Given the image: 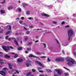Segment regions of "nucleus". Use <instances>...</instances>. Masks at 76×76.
I'll return each instance as SVG.
<instances>
[{"label":"nucleus","instance_id":"nucleus-21","mask_svg":"<svg viewBox=\"0 0 76 76\" xmlns=\"http://www.w3.org/2000/svg\"><path fill=\"white\" fill-rule=\"evenodd\" d=\"M64 75L65 76H69V74L68 73H64Z\"/></svg>","mask_w":76,"mask_h":76},{"label":"nucleus","instance_id":"nucleus-20","mask_svg":"<svg viewBox=\"0 0 76 76\" xmlns=\"http://www.w3.org/2000/svg\"><path fill=\"white\" fill-rule=\"evenodd\" d=\"M29 56L30 57H34L35 56H34L32 54H31L29 55Z\"/></svg>","mask_w":76,"mask_h":76},{"label":"nucleus","instance_id":"nucleus-27","mask_svg":"<svg viewBox=\"0 0 76 76\" xmlns=\"http://www.w3.org/2000/svg\"><path fill=\"white\" fill-rule=\"evenodd\" d=\"M12 29V27H11V26H9V28H8L9 30H10Z\"/></svg>","mask_w":76,"mask_h":76},{"label":"nucleus","instance_id":"nucleus-42","mask_svg":"<svg viewBox=\"0 0 76 76\" xmlns=\"http://www.w3.org/2000/svg\"><path fill=\"white\" fill-rule=\"evenodd\" d=\"M37 69L38 70H41V68L39 67H38L37 68Z\"/></svg>","mask_w":76,"mask_h":76},{"label":"nucleus","instance_id":"nucleus-23","mask_svg":"<svg viewBox=\"0 0 76 76\" xmlns=\"http://www.w3.org/2000/svg\"><path fill=\"white\" fill-rule=\"evenodd\" d=\"M27 67H29V63H26V64Z\"/></svg>","mask_w":76,"mask_h":76},{"label":"nucleus","instance_id":"nucleus-4","mask_svg":"<svg viewBox=\"0 0 76 76\" xmlns=\"http://www.w3.org/2000/svg\"><path fill=\"white\" fill-rule=\"evenodd\" d=\"M36 63L37 64H39V65L40 66H41L42 67H43V68L44 67V65L42 64L41 62H39V61H36Z\"/></svg>","mask_w":76,"mask_h":76},{"label":"nucleus","instance_id":"nucleus-35","mask_svg":"<svg viewBox=\"0 0 76 76\" xmlns=\"http://www.w3.org/2000/svg\"><path fill=\"white\" fill-rule=\"evenodd\" d=\"M6 3V1H3L2 2H1V3H2V4H3L4 3Z\"/></svg>","mask_w":76,"mask_h":76},{"label":"nucleus","instance_id":"nucleus-45","mask_svg":"<svg viewBox=\"0 0 76 76\" xmlns=\"http://www.w3.org/2000/svg\"><path fill=\"white\" fill-rule=\"evenodd\" d=\"M48 62L50 61V58H48Z\"/></svg>","mask_w":76,"mask_h":76},{"label":"nucleus","instance_id":"nucleus-6","mask_svg":"<svg viewBox=\"0 0 76 76\" xmlns=\"http://www.w3.org/2000/svg\"><path fill=\"white\" fill-rule=\"evenodd\" d=\"M55 70L57 72V73H58L59 75H60L61 74V71L60 70L58 69L57 70V69H55Z\"/></svg>","mask_w":76,"mask_h":76},{"label":"nucleus","instance_id":"nucleus-63","mask_svg":"<svg viewBox=\"0 0 76 76\" xmlns=\"http://www.w3.org/2000/svg\"><path fill=\"white\" fill-rule=\"evenodd\" d=\"M3 53L0 52V54H2Z\"/></svg>","mask_w":76,"mask_h":76},{"label":"nucleus","instance_id":"nucleus-22","mask_svg":"<svg viewBox=\"0 0 76 76\" xmlns=\"http://www.w3.org/2000/svg\"><path fill=\"white\" fill-rule=\"evenodd\" d=\"M24 39L25 41H26V40H28V38L26 36V37L25 38H24Z\"/></svg>","mask_w":76,"mask_h":76},{"label":"nucleus","instance_id":"nucleus-60","mask_svg":"<svg viewBox=\"0 0 76 76\" xmlns=\"http://www.w3.org/2000/svg\"><path fill=\"white\" fill-rule=\"evenodd\" d=\"M62 53L64 54V50H62Z\"/></svg>","mask_w":76,"mask_h":76},{"label":"nucleus","instance_id":"nucleus-53","mask_svg":"<svg viewBox=\"0 0 76 76\" xmlns=\"http://www.w3.org/2000/svg\"><path fill=\"white\" fill-rule=\"evenodd\" d=\"M74 55L76 56V52H74Z\"/></svg>","mask_w":76,"mask_h":76},{"label":"nucleus","instance_id":"nucleus-26","mask_svg":"<svg viewBox=\"0 0 76 76\" xmlns=\"http://www.w3.org/2000/svg\"><path fill=\"white\" fill-rule=\"evenodd\" d=\"M15 71L17 73H18V74H19V72L16 69H15Z\"/></svg>","mask_w":76,"mask_h":76},{"label":"nucleus","instance_id":"nucleus-46","mask_svg":"<svg viewBox=\"0 0 76 76\" xmlns=\"http://www.w3.org/2000/svg\"><path fill=\"white\" fill-rule=\"evenodd\" d=\"M53 23L54 24H56L57 23V22L55 21H53Z\"/></svg>","mask_w":76,"mask_h":76},{"label":"nucleus","instance_id":"nucleus-44","mask_svg":"<svg viewBox=\"0 0 76 76\" xmlns=\"http://www.w3.org/2000/svg\"><path fill=\"white\" fill-rule=\"evenodd\" d=\"M61 23L62 25H64L65 24V23H64V21H63V22H62Z\"/></svg>","mask_w":76,"mask_h":76},{"label":"nucleus","instance_id":"nucleus-25","mask_svg":"<svg viewBox=\"0 0 76 76\" xmlns=\"http://www.w3.org/2000/svg\"><path fill=\"white\" fill-rule=\"evenodd\" d=\"M15 71L17 73H18V74H19V72L16 69H15Z\"/></svg>","mask_w":76,"mask_h":76},{"label":"nucleus","instance_id":"nucleus-50","mask_svg":"<svg viewBox=\"0 0 76 76\" xmlns=\"http://www.w3.org/2000/svg\"><path fill=\"white\" fill-rule=\"evenodd\" d=\"M8 41H10V40L11 39V38H9L7 39Z\"/></svg>","mask_w":76,"mask_h":76},{"label":"nucleus","instance_id":"nucleus-40","mask_svg":"<svg viewBox=\"0 0 76 76\" xmlns=\"http://www.w3.org/2000/svg\"><path fill=\"white\" fill-rule=\"evenodd\" d=\"M41 58H46V57L45 56H41Z\"/></svg>","mask_w":76,"mask_h":76},{"label":"nucleus","instance_id":"nucleus-61","mask_svg":"<svg viewBox=\"0 0 76 76\" xmlns=\"http://www.w3.org/2000/svg\"><path fill=\"white\" fill-rule=\"evenodd\" d=\"M39 72H43V71H42V70H40V71H39Z\"/></svg>","mask_w":76,"mask_h":76},{"label":"nucleus","instance_id":"nucleus-31","mask_svg":"<svg viewBox=\"0 0 76 76\" xmlns=\"http://www.w3.org/2000/svg\"><path fill=\"white\" fill-rule=\"evenodd\" d=\"M19 23H20V24H21V23H23V21L22 20H20L19 21Z\"/></svg>","mask_w":76,"mask_h":76},{"label":"nucleus","instance_id":"nucleus-30","mask_svg":"<svg viewBox=\"0 0 76 76\" xmlns=\"http://www.w3.org/2000/svg\"><path fill=\"white\" fill-rule=\"evenodd\" d=\"M3 31H4V30H3V29H2L0 31V34L3 33Z\"/></svg>","mask_w":76,"mask_h":76},{"label":"nucleus","instance_id":"nucleus-1","mask_svg":"<svg viewBox=\"0 0 76 76\" xmlns=\"http://www.w3.org/2000/svg\"><path fill=\"white\" fill-rule=\"evenodd\" d=\"M68 60H67V61H68V64L69 66H71L75 64V60L72 59V58H68Z\"/></svg>","mask_w":76,"mask_h":76},{"label":"nucleus","instance_id":"nucleus-41","mask_svg":"<svg viewBox=\"0 0 76 76\" xmlns=\"http://www.w3.org/2000/svg\"><path fill=\"white\" fill-rule=\"evenodd\" d=\"M5 39L7 40L8 39V36H6Z\"/></svg>","mask_w":76,"mask_h":76},{"label":"nucleus","instance_id":"nucleus-19","mask_svg":"<svg viewBox=\"0 0 76 76\" xmlns=\"http://www.w3.org/2000/svg\"><path fill=\"white\" fill-rule=\"evenodd\" d=\"M18 55L17 54H15V55L14 56V58H17V57H18Z\"/></svg>","mask_w":76,"mask_h":76},{"label":"nucleus","instance_id":"nucleus-47","mask_svg":"<svg viewBox=\"0 0 76 76\" xmlns=\"http://www.w3.org/2000/svg\"><path fill=\"white\" fill-rule=\"evenodd\" d=\"M29 33H30V32H29V31H28L26 32L27 34H29Z\"/></svg>","mask_w":76,"mask_h":76},{"label":"nucleus","instance_id":"nucleus-18","mask_svg":"<svg viewBox=\"0 0 76 76\" xmlns=\"http://www.w3.org/2000/svg\"><path fill=\"white\" fill-rule=\"evenodd\" d=\"M30 13V11H27L26 12V15H29Z\"/></svg>","mask_w":76,"mask_h":76},{"label":"nucleus","instance_id":"nucleus-12","mask_svg":"<svg viewBox=\"0 0 76 76\" xmlns=\"http://www.w3.org/2000/svg\"><path fill=\"white\" fill-rule=\"evenodd\" d=\"M1 13L2 14H3L4 13H5V11L3 10H1Z\"/></svg>","mask_w":76,"mask_h":76},{"label":"nucleus","instance_id":"nucleus-39","mask_svg":"<svg viewBox=\"0 0 76 76\" xmlns=\"http://www.w3.org/2000/svg\"><path fill=\"white\" fill-rule=\"evenodd\" d=\"M32 71L33 72H35V70L34 69H32Z\"/></svg>","mask_w":76,"mask_h":76},{"label":"nucleus","instance_id":"nucleus-57","mask_svg":"<svg viewBox=\"0 0 76 76\" xmlns=\"http://www.w3.org/2000/svg\"><path fill=\"white\" fill-rule=\"evenodd\" d=\"M21 19H22V20H23V19H24V17H22L21 18Z\"/></svg>","mask_w":76,"mask_h":76},{"label":"nucleus","instance_id":"nucleus-62","mask_svg":"<svg viewBox=\"0 0 76 76\" xmlns=\"http://www.w3.org/2000/svg\"><path fill=\"white\" fill-rule=\"evenodd\" d=\"M38 42V40H36L35 41V42Z\"/></svg>","mask_w":76,"mask_h":76},{"label":"nucleus","instance_id":"nucleus-58","mask_svg":"<svg viewBox=\"0 0 76 76\" xmlns=\"http://www.w3.org/2000/svg\"><path fill=\"white\" fill-rule=\"evenodd\" d=\"M30 28H33V26H30Z\"/></svg>","mask_w":76,"mask_h":76},{"label":"nucleus","instance_id":"nucleus-29","mask_svg":"<svg viewBox=\"0 0 76 76\" xmlns=\"http://www.w3.org/2000/svg\"><path fill=\"white\" fill-rule=\"evenodd\" d=\"M31 48H27L26 49L27 51H31Z\"/></svg>","mask_w":76,"mask_h":76},{"label":"nucleus","instance_id":"nucleus-36","mask_svg":"<svg viewBox=\"0 0 76 76\" xmlns=\"http://www.w3.org/2000/svg\"><path fill=\"white\" fill-rule=\"evenodd\" d=\"M65 27L66 28H69V25H67L65 26Z\"/></svg>","mask_w":76,"mask_h":76},{"label":"nucleus","instance_id":"nucleus-64","mask_svg":"<svg viewBox=\"0 0 76 76\" xmlns=\"http://www.w3.org/2000/svg\"><path fill=\"white\" fill-rule=\"evenodd\" d=\"M12 76H17V75H14V74H13Z\"/></svg>","mask_w":76,"mask_h":76},{"label":"nucleus","instance_id":"nucleus-43","mask_svg":"<svg viewBox=\"0 0 76 76\" xmlns=\"http://www.w3.org/2000/svg\"><path fill=\"white\" fill-rule=\"evenodd\" d=\"M56 41L57 42V43L58 44H59V42H58V40L57 39H56Z\"/></svg>","mask_w":76,"mask_h":76},{"label":"nucleus","instance_id":"nucleus-3","mask_svg":"<svg viewBox=\"0 0 76 76\" xmlns=\"http://www.w3.org/2000/svg\"><path fill=\"white\" fill-rule=\"evenodd\" d=\"M2 48L7 53L8 52L9 50H10V49L9 47L6 46H2Z\"/></svg>","mask_w":76,"mask_h":76},{"label":"nucleus","instance_id":"nucleus-13","mask_svg":"<svg viewBox=\"0 0 76 76\" xmlns=\"http://www.w3.org/2000/svg\"><path fill=\"white\" fill-rule=\"evenodd\" d=\"M8 65L9 66V68L10 69H12V65L9 63L8 64Z\"/></svg>","mask_w":76,"mask_h":76},{"label":"nucleus","instance_id":"nucleus-9","mask_svg":"<svg viewBox=\"0 0 76 76\" xmlns=\"http://www.w3.org/2000/svg\"><path fill=\"white\" fill-rule=\"evenodd\" d=\"M13 8V7L12 6H10V7H8L7 8L8 10H11Z\"/></svg>","mask_w":76,"mask_h":76},{"label":"nucleus","instance_id":"nucleus-2","mask_svg":"<svg viewBox=\"0 0 76 76\" xmlns=\"http://www.w3.org/2000/svg\"><path fill=\"white\" fill-rule=\"evenodd\" d=\"M73 30L72 29H70L68 31V41H70V38H71V36L73 34Z\"/></svg>","mask_w":76,"mask_h":76},{"label":"nucleus","instance_id":"nucleus-8","mask_svg":"<svg viewBox=\"0 0 76 76\" xmlns=\"http://www.w3.org/2000/svg\"><path fill=\"white\" fill-rule=\"evenodd\" d=\"M42 16H45V17H47V18H48L49 17V15L46 14L45 13H42Z\"/></svg>","mask_w":76,"mask_h":76},{"label":"nucleus","instance_id":"nucleus-11","mask_svg":"<svg viewBox=\"0 0 76 76\" xmlns=\"http://www.w3.org/2000/svg\"><path fill=\"white\" fill-rule=\"evenodd\" d=\"M4 57L5 58H10V56H8L7 55H4Z\"/></svg>","mask_w":76,"mask_h":76},{"label":"nucleus","instance_id":"nucleus-15","mask_svg":"<svg viewBox=\"0 0 76 76\" xmlns=\"http://www.w3.org/2000/svg\"><path fill=\"white\" fill-rule=\"evenodd\" d=\"M64 58H60V61H64Z\"/></svg>","mask_w":76,"mask_h":76},{"label":"nucleus","instance_id":"nucleus-14","mask_svg":"<svg viewBox=\"0 0 76 76\" xmlns=\"http://www.w3.org/2000/svg\"><path fill=\"white\" fill-rule=\"evenodd\" d=\"M56 61H60V58H58L56 59Z\"/></svg>","mask_w":76,"mask_h":76},{"label":"nucleus","instance_id":"nucleus-17","mask_svg":"<svg viewBox=\"0 0 76 76\" xmlns=\"http://www.w3.org/2000/svg\"><path fill=\"white\" fill-rule=\"evenodd\" d=\"M0 64H4V62L1 59H0Z\"/></svg>","mask_w":76,"mask_h":76},{"label":"nucleus","instance_id":"nucleus-48","mask_svg":"<svg viewBox=\"0 0 76 76\" xmlns=\"http://www.w3.org/2000/svg\"><path fill=\"white\" fill-rule=\"evenodd\" d=\"M37 54H38V55H39L41 53L39 52H37L36 53Z\"/></svg>","mask_w":76,"mask_h":76},{"label":"nucleus","instance_id":"nucleus-52","mask_svg":"<svg viewBox=\"0 0 76 76\" xmlns=\"http://www.w3.org/2000/svg\"><path fill=\"white\" fill-rule=\"evenodd\" d=\"M24 29L25 30H26V31H27L28 30H27V29H26V28H25V27H24Z\"/></svg>","mask_w":76,"mask_h":76},{"label":"nucleus","instance_id":"nucleus-33","mask_svg":"<svg viewBox=\"0 0 76 76\" xmlns=\"http://www.w3.org/2000/svg\"><path fill=\"white\" fill-rule=\"evenodd\" d=\"M31 75V72H28L27 74L26 75L27 76H29Z\"/></svg>","mask_w":76,"mask_h":76},{"label":"nucleus","instance_id":"nucleus-24","mask_svg":"<svg viewBox=\"0 0 76 76\" xmlns=\"http://www.w3.org/2000/svg\"><path fill=\"white\" fill-rule=\"evenodd\" d=\"M22 49V48H21V47H20L18 48V50H21Z\"/></svg>","mask_w":76,"mask_h":76},{"label":"nucleus","instance_id":"nucleus-34","mask_svg":"<svg viewBox=\"0 0 76 76\" xmlns=\"http://www.w3.org/2000/svg\"><path fill=\"white\" fill-rule=\"evenodd\" d=\"M43 44L44 46V48H45V47H46V45H45V43H43Z\"/></svg>","mask_w":76,"mask_h":76},{"label":"nucleus","instance_id":"nucleus-16","mask_svg":"<svg viewBox=\"0 0 76 76\" xmlns=\"http://www.w3.org/2000/svg\"><path fill=\"white\" fill-rule=\"evenodd\" d=\"M28 6V4H26L25 3H24L23 4V7H25L26 6Z\"/></svg>","mask_w":76,"mask_h":76},{"label":"nucleus","instance_id":"nucleus-51","mask_svg":"<svg viewBox=\"0 0 76 76\" xmlns=\"http://www.w3.org/2000/svg\"><path fill=\"white\" fill-rule=\"evenodd\" d=\"M10 48H11V49H13V48L12 46H10Z\"/></svg>","mask_w":76,"mask_h":76},{"label":"nucleus","instance_id":"nucleus-54","mask_svg":"<svg viewBox=\"0 0 76 76\" xmlns=\"http://www.w3.org/2000/svg\"><path fill=\"white\" fill-rule=\"evenodd\" d=\"M18 11H19V12H21V9H18Z\"/></svg>","mask_w":76,"mask_h":76},{"label":"nucleus","instance_id":"nucleus-10","mask_svg":"<svg viewBox=\"0 0 76 76\" xmlns=\"http://www.w3.org/2000/svg\"><path fill=\"white\" fill-rule=\"evenodd\" d=\"M14 43H15V44H16V45H18V42L16 40H14Z\"/></svg>","mask_w":76,"mask_h":76},{"label":"nucleus","instance_id":"nucleus-49","mask_svg":"<svg viewBox=\"0 0 76 76\" xmlns=\"http://www.w3.org/2000/svg\"><path fill=\"white\" fill-rule=\"evenodd\" d=\"M16 20H19V18H17L16 19Z\"/></svg>","mask_w":76,"mask_h":76},{"label":"nucleus","instance_id":"nucleus-37","mask_svg":"<svg viewBox=\"0 0 76 76\" xmlns=\"http://www.w3.org/2000/svg\"><path fill=\"white\" fill-rule=\"evenodd\" d=\"M7 68H6V67H5L3 68V70H7Z\"/></svg>","mask_w":76,"mask_h":76},{"label":"nucleus","instance_id":"nucleus-7","mask_svg":"<svg viewBox=\"0 0 76 76\" xmlns=\"http://www.w3.org/2000/svg\"><path fill=\"white\" fill-rule=\"evenodd\" d=\"M23 60L21 58H19L17 59V61L18 63H20V62H22Z\"/></svg>","mask_w":76,"mask_h":76},{"label":"nucleus","instance_id":"nucleus-5","mask_svg":"<svg viewBox=\"0 0 76 76\" xmlns=\"http://www.w3.org/2000/svg\"><path fill=\"white\" fill-rule=\"evenodd\" d=\"M0 74L2 76H5L6 72L3 71H0Z\"/></svg>","mask_w":76,"mask_h":76},{"label":"nucleus","instance_id":"nucleus-32","mask_svg":"<svg viewBox=\"0 0 76 76\" xmlns=\"http://www.w3.org/2000/svg\"><path fill=\"white\" fill-rule=\"evenodd\" d=\"M31 44H32V43L31 42H29L27 44V45H31Z\"/></svg>","mask_w":76,"mask_h":76},{"label":"nucleus","instance_id":"nucleus-56","mask_svg":"<svg viewBox=\"0 0 76 76\" xmlns=\"http://www.w3.org/2000/svg\"><path fill=\"white\" fill-rule=\"evenodd\" d=\"M25 53H26V54H28V51H26Z\"/></svg>","mask_w":76,"mask_h":76},{"label":"nucleus","instance_id":"nucleus-38","mask_svg":"<svg viewBox=\"0 0 76 76\" xmlns=\"http://www.w3.org/2000/svg\"><path fill=\"white\" fill-rule=\"evenodd\" d=\"M64 69H66V70H69L68 69L66 68L65 67H64Z\"/></svg>","mask_w":76,"mask_h":76},{"label":"nucleus","instance_id":"nucleus-59","mask_svg":"<svg viewBox=\"0 0 76 76\" xmlns=\"http://www.w3.org/2000/svg\"><path fill=\"white\" fill-rule=\"evenodd\" d=\"M54 76H58V75L56 74H55L54 75Z\"/></svg>","mask_w":76,"mask_h":76},{"label":"nucleus","instance_id":"nucleus-55","mask_svg":"<svg viewBox=\"0 0 76 76\" xmlns=\"http://www.w3.org/2000/svg\"><path fill=\"white\" fill-rule=\"evenodd\" d=\"M28 19H29V20H31V19H32V18L31 17H30L29 18H28Z\"/></svg>","mask_w":76,"mask_h":76},{"label":"nucleus","instance_id":"nucleus-28","mask_svg":"<svg viewBox=\"0 0 76 76\" xmlns=\"http://www.w3.org/2000/svg\"><path fill=\"white\" fill-rule=\"evenodd\" d=\"M10 31H8V32H7L6 33V35H8V34H9V33H10Z\"/></svg>","mask_w":76,"mask_h":76}]
</instances>
